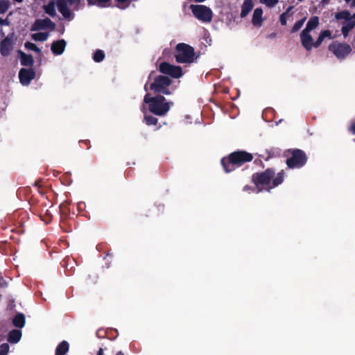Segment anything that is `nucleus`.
Returning <instances> with one entry per match:
<instances>
[{"label":"nucleus","instance_id":"23","mask_svg":"<svg viewBox=\"0 0 355 355\" xmlns=\"http://www.w3.org/2000/svg\"><path fill=\"white\" fill-rule=\"evenodd\" d=\"M21 63L24 66H31L33 64V58L31 55L20 52Z\"/></svg>","mask_w":355,"mask_h":355},{"label":"nucleus","instance_id":"11","mask_svg":"<svg viewBox=\"0 0 355 355\" xmlns=\"http://www.w3.org/2000/svg\"><path fill=\"white\" fill-rule=\"evenodd\" d=\"M15 42V35L8 34L6 38L1 42L0 52L3 56L8 55L12 50Z\"/></svg>","mask_w":355,"mask_h":355},{"label":"nucleus","instance_id":"21","mask_svg":"<svg viewBox=\"0 0 355 355\" xmlns=\"http://www.w3.org/2000/svg\"><path fill=\"white\" fill-rule=\"evenodd\" d=\"M319 25V18L316 16L312 17L308 21L304 31L311 32L312 30L316 28Z\"/></svg>","mask_w":355,"mask_h":355},{"label":"nucleus","instance_id":"30","mask_svg":"<svg viewBox=\"0 0 355 355\" xmlns=\"http://www.w3.org/2000/svg\"><path fill=\"white\" fill-rule=\"evenodd\" d=\"M259 2L268 8H274L277 4L278 0H259Z\"/></svg>","mask_w":355,"mask_h":355},{"label":"nucleus","instance_id":"40","mask_svg":"<svg viewBox=\"0 0 355 355\" xmlns=\"http://www.w3.org/2000/svg\"><path fill=\"white\" fill-rule=\"evenodd\" d=\"M141 110H142V112H143L144 113H145V112H146V109H145V107H144V106H142Z\"/></svg>","mask_w":355,"mask_h":355},{"label":"nucleus","instance_id":"5","mask_svg":"<svg viewBox=\"0 0 355 355\" xmlns=\"http://www.w3.org/2000/svg\"><path fill=\"white\" fill-rule=\"evenodd\" d=\"M337 20L342 21V33L347 37L349 32L355 26V13L352 15L347 10H343L335 15Z\"/></svg>","mask_w":355,"mask_h":355},{"label":"nucleus","instance_id":"35","mask_svg":"<svg viewBox=\"0 0 355 355\" xmlns=\"http://www.w3.org/2000/svg\"><path fill=\"white\" fill-rule=\"evenodd\" d=\"M288 15V12H284L280 15L279 20L282 25L285 26L286 24V18Z\"/></svg>","mask_w":355,"mask_h":355},{"label":"nucleus","instance_id":"36","mask_svg":"<svg viewBox=\"0 0 355 355\" xmlns=\"http://www.w3.org/2000/svg\"><path fill=\"white\" fill-rule=\"evenodd\" d=\"M349 130L353 134H355V122L352 124Z\"/></svg>","mask_w":355,"mask_h":355},{"label":"nucleus","instance_id":"37","mask_svg":"<svg viewBox=\"0 0 355 355\" xmlns=\"http://www.w3.org/2000/svg\"><path fill=\"white\" fill-rule=\"evenodd\" d=\"M96 355H103V349H99L98 353Z\"/></svg>","mask_w":355,"mask_h":355},{"label":"nucleus","instance_id":"10","mask_svg":"<svg viewBox=\"0 0 355 355\" xmlns=\"http://www.w3.org/2000/svg\"><path fill=\"white\" fill-rule=\"evenodd\" d=\"M159 70L161 73L169 75L174 78H179L183 75L180 67L175 66L165 62L159 64Z\"/></svg>","mask_w":355,"mask_h":355},{"label":"nucleus","instance_id":"43","mask_svg":"<svg viewBox=\"0 0 355 355\" xmlns=\"http://www.w3.org/2000/svg\"><path fill=\"white\" fill-rule=\"evenodd\" d=\"M15 1H17V2H19V3H21L22 2L23 0H14Z\"/></svg>","mask_w":355,"mask_h":355},{"label":"nucleus","instance_id":"33","mask_svg":"<svg viewBox=\"0 0 355 355\" xmlns=\"http://www.w3.org/2000/svg\"><path fill=\"white\" fill-rule=\"evenodd\" d=\"M144 120L147 125H155L157 123V119L152 116L146 115L144 116Z\"/></svg>","mask_w":355,"mask_h":355},{"label":"nucleus","instance_id":"2","mask_svg":"<svg viewBox=\"0 0 355 355\" xmlns=\"http://www.w3.org/2000/svg\"><path fill=\"white\" fill-rule=\"evenodd\" d=\"M252 158L253 157L250 153L245 151H237L232 153L229 158L222 159L221 163L225 172L228 173L234 170L235 167L250 162Z\"/></svg>","mask_w":355,"mask_h":355},{"label":"nucleus","instance_id":"1","mask_svg":"<svg viewBox=\"0 0 355 355\" xmlns=\"http://www.w3.org/2000/svg\"><path fill=\"white\" fill-rule=\"evenodd\" d=\"M283 178L282 173H279L275 176L274 172L270 169L262 173H257L253 175V181L256 185L257 192L263 190L270 191L280 184L283 182Z\"/></svg>","mask_w":355,"mask_h":355},{"label":"nucleus","instance_id":"3","mask_svg":"<svg viewBox=\"0 0 355 355\" xmlns=\"http://www.w3.org/2000/svg\"><path fill=\"white\" fill-rule=\"evenodd\" d=\"M165 98L162 96H157L150 98L148 94L144 96V103L149 104V110L156 115H164L170 109L168 103H166Z\"/></svg>","mask_w":355,"mask_h":355},{"label":"nucleus","instance_id":"7","mask_svg":"<svg viewBox=\"0 0 355 355\" xmlns=\"http://www.w3.org/2000/svg\"><path fill=\"white\" fill-rule=\"evenodd\" d=\"M171 84V80L163 76H159L155 80V82L150 85V89L155 92L163 93L164 94H170L168 87Z\"/></svg>","mask_w":355,"mask_h":355},{"label":"nucleus","instance_id":"12","mask_svg":"<svg viewBox=\"0 0 355 355\" xmlns=\"http://www.w3.org/2000/svg\"><path fill=\"white\" fill-rule=\"evenodd\" d=\"M55 24L49 18L37 19L32 25L31 31H37L40 30H53Z\"/></svg>","mask_w":355,"mask_h":355},{"label":"nucleus","instance_id":"14","mask_svg":"<svg viewBox=\"0 0 355 355\" xmlns=\"http://www.w3.org/2000/svg\"><path fill=\"white\" fill-rule=\"evenodd\" d=\"M300 40L302 46L306 50L310 51L313 46L315 47V42H313L310 32L303 30L300 33Z\"/></svg>","mask_w":355,"mask_h":355},{"label":"nucleus","instance_id":"34","mask_svg":"<svg viewBox=\"0 0 355 355\" xmlns=\"http://www.w3.org/2000/svg\"><path fill=\"white\" fill-rule=\"evenodd\" d=\"M9 351V345L7 343H3L0 345V355H7Z\"/></svg>","mask_w":355,"mask_h":355},{"label":"nucleus","instance_id":"17","mask_svg":"<svg viewBox=\"0 0 355 355\" xmlns=\"http://www.w3.org/2000/svg\"><path fill=\"white\" fill-rule=\"evenodd\" d=\"M56 6L64 18L71 17V11L67 6V3L64 0H56Z\"/></svg>","mask_w":355,"mask_h":355},{"label":"nucleus","instance_id":"4","mask_svg":"<svg viewBox=\"0 0 355 355\" xmlns=\"http://www.w3.org/2000/svg\"><path fill=\"white\" fill-rule=\"evenodd\" d=\"M194 49L189 44L180 43L176 46L175 59L179 63H191L194 60Z\"/></svg>","mask_w":355,"mask_h":355},{"label":"nucleus","instance_id":"13","mask_svg":"<svg viewBox=\"0 0 355 355\" xmlns=\"http://www.w3.org/2000/svg\"><path fill=\"white\" fill-rule=\"evenodd\" d=\"M35 73L32 69L23 68L19 71V78L23 85H28L35 78Z\"/></svg>","mask_w":355,"mask_h":355},{"label":"nucleus","instance_id":"6","mask_svg":"<svg viewBox=\"0 0 355 355\" xmlns=\"http://www.w3.org/2000/svg\"><path fill=\"white\" fill-rule=\"evenodd\" d=\"M193 15L203 22H209L212 19V11L204 5H191L190 6Z\"/></svg>","mask_w":355,"mask_h":355},{"label":"nucleus","instance_id":"25","mask_svg":"<svg viewBox=\"0 0 355 355\" xmlns=\"http://www.w3.org/2000/svg\"><path fill=\"white\" fill-rule=\"evenodd\" d=\"M13 324L19 328H21L25 324V317L22 313H19L15 315L12 320Z\"/></svg>","mask_w":355,"mask_h":355},{"label":"nucleus","instance_id":"44","mask_svg":"<svg viewBox=\"0 0 355 355\" xmlns=\"http://www.w3.org/2000/svg\"><path fill=\"white\" fill-rule=\"evenodd\" d=\"M144 89L146 91H147V85H146L144 86Z\"/></svg>","mask_w":355,"mask_h":355},{"label":"nucleus","instance_id":"31","mask_svg":"<svg viewBox=\"0 0 355 355\" xmlns=\"http://www.w3.org/2000/svg\"><path fill=\"white\" fill-rule=\"evenodd\" d=\"M305 20H306V17L297 21L295 22V24H294L293 27V29H292V31L293 32H296L298 30H300L302 26L304 25V22H305Z\"/></svg>","mask_w":355,"mask_h":355},{"label":"nucleus","instance_id":"9","mask_svg":"<svg viewBox=\"0 0 355 355\" xmlns=\"http://www.w3.org/2000/svg\"><path fill=\"white\" fill-rule=\"evenodd\" d=\"M306 162V157L304 153L300 150H295L293 151L292 157L287 159L286 163L289 168H299Z\"/></svg>","mask_w":355,"mask_h":355},{"label":"nucleus","instance_id":"26","mask_svg":"<svg viewBox=\"0 0 355 355\" xmlns=\"http://www.w3.org/2000/svg\"><path fill=\"white\" fill-rule=\"evenodd\" d=\"M69 351V343L67 341H62L57 347L55 355H64Z\"/></svg>","mask_w":355,"mask_h":355},{"label":"nucleus","instance_id":"19","mask_svg":"<svg viewBox=\"0 0 355 355\" xmlns=\"http://www.w3.org/2000/svg\"><path fill=\"white\" fill-rule=\"evenodd\" d=\"M115 1L117 2L118 6L121 8H127L129 6L130 2V0H115ZM96 1L100 6L104 7V6H105L106 3L109 1V0H96ZM88 2L90 4L93 3H92L91 0H88Z\"/></svg>","mask_w":355,"mask_h":355},{"label":"nucleus","instance_id":"8","mask_svg":"<svg viewBox=\"0 0 355 355\" xmlns=\"http://www.w3.org/2000/svg\"><path fill=\"white\" fill-rule=\"evenodd\" d=\"M329 49L338 59L345 58L352 51V48L349 44H341L338 42H334L329 46Z\"/></svg>","mask_w":355,"mask_h":355},{"label":"nucleus","instance_id":"18","mask_svg":"<svg viewBox=\"0 0 355 355\" xmlns=\"http://www.w3.org/2000/svg\"><path fill=\"white\" fill-rule=\"evenodd\" d=\"M254 7V3L252 0H244L240 13L241 17L243 18L246 17Z\"/></svg>","mask_w":355,"mask_h":355},{"label":"nucleus","instance_id":"20","mask_svg":"<svg viewBox=\"0 0 355 355\" xmlns=\"http://www.w3.org/2000/svg\"><path fill=\"white\" fill-rule=\"evenodd\" d=\"M55 7H57L56 0L51 1L48 4L44 6V10L47 15L54 17L56 15Z\"/></svg>","mask_w":355,"mask_h":355},{"label":"nucleus","instance_id":"38","mask_svg":"<svg viewBox=\"0 0 355 355\" xmlns=\"http://www.w3.org/2000/svg\"><path fill=\"white\" fill-rule=\"evenodd\" d=\"M70 3H74L78 2L79 0H67Z\"/></svg>","mask_w":355,"mask_h":355},{"label":"nucleus","instance_id":"39","mask_svg":"<svg viewBox=\"0 0 355 355\" xmlns=\"http://www.w3.org/2000/svg\"><path fill=\"white\" fill-rule=\"evenodd\" d=\"M293 9V6H290L287 8L286 12H288V13Z\"/></svg>","mask_w":355,"mask_h":355},{"label":"nucleus","instance_id":"41","mask_svg":"<svg viewBox=\"0 0 355 355\" xmlns=\"http://www.w3.org/2000/svg\"><path fill=\"white\" fill-rule=\"evenodd\" d=\"M250 189V188H249L248 186H245V187H244V189H244L245 191H248V189Z\"/></svg>","mask_w":355,"mask_h":355},{"label":"nucleus","instance_id":"32","mask_svg":"<svg viewBox=\"0 0 355 355\" xmlns=\"http://www.w3.org/2000/svg\"><path fill=\"white\" fill-rule=\"evenodd\" d=\"M105 57L103 51L98 50L94 55V60L95 62H99L103 60Z\"/></svg>","mask_w":355,"mask_h":355},{"label":"nucleus","instance_id":"42","mask_svg":"<svg viewBox=\"0 0 355 355\" xmlns=\"http://www.w3.org/2000/svg\"><path fill=\"white\" fill-rule=\"evenodd\" d=\"M116 355H124V354H123V352H119L116 354Z\"/></svg>","mask_w":355,"mask_h":355},{"label":"nucleus","instance_id":"15","mask_svg":"<svg viewBox=\"0 0 355 355\" xmlns=\"http://www.w3.org/2000/svg\"><path fill=\"white\" fill-rule=\"evenodd\" d=\"M66 42L64 40H58L51 44V51L55 55H61L65 49Z\"/></svg>","mask_w":355,"mask_h":355},{"label":"nucleus","instance_id":"29","mask_svg":"<svg viewBox=\"0 0 355 355\" xmlns=\"http://www.w3.org/2000/svg\"><path fill=\"white\" fill-rule=\"evenodd\" d=\"M25 48L28 51H33L37 53H40L41 50L34 44L27 42L24 44Z\"/></svg>","mask_w":355,"mask_h":355},{"label":"nucleus","instance_id":"24","mask_svg":"<svg viewBox=\"0 0 355 355\" xmlns=\"http://www.w3.org/2000/svg\"><path fill=\"white\" fill-rule=\"evenodd\" d=\"M325 38H331V31H329L328 30L322 31L320 33L318 40L315 42V48L318 47L322 44V42H323V40Z\"/></svg>","mask_w":355,"mask_h":355},{"label":"nucleus","instance_id":"16","mask_svg":"<svg viewBox=\"0 0 355 355\" xmlns=\"http://www.w3.org/2000/svg\"><path fill=\"white\" fill-rule=\"evenodd\" d=\"M263 10L261 8H257L253 12L252 23L254 26L259 27L262 24Z\"/></svg>","mask_w":355,"mask_h":355},{"label":"nucleus","instance_id":"22","mask_svg":"<svg viewBox=\"0 0 355 355\" xmlns=\"http://www.w3.org/2000/svg\"><path fill=\"white\" fill-rule=\"evenodd\" d=\"M21 338V332L19 330H12L9 333L8 341L11 343H17Z\"/></svg>","mask_w":355,"mask_h":355},{"label":"nucleus","instance_id":"27","mask_svg":"<svg viewBox=\"0 0 355 355\" xmlns=\"http://www.w3.org/2000/svg\"><path fill=\"white\" fill-rule=\"evenodd\" d=\"M49 37V34L46 33H36L31 35V38L35 41L44 42Z\"/></svg>","mask_w":355,"mask_h":355},{"label":"nucleus","instance_id":"28","mask_svg":"<svg viewBox=\"0 0 355 355\" xmlns=\"http://www.w3.org/2000/svg\"><path fill=\"white\" fill-rule=\"evenodd\" d=\"M10 3L8 0H0V14H4L10 8Z\"/></svg>","mask_w":355,"mask_h":355}]
</instances>
